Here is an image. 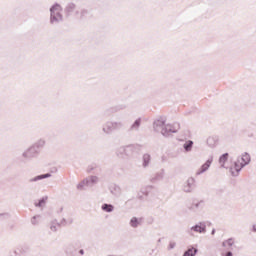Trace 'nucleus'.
<instances>
[{
  "instance_id": "6",
  "label": "nucleus",
  "mask_w": 256,
  "mask_h": 256,
  "mask_svg": "<svg viewBox=\"0 0 256 256\" xmlns=\"http://www.w3.org/2000/svg\"><path fill=\"white\" fill-rule=\"evenodd\" d=\"M233 245H235V240L232 238L223 242V247H233Z\"/></svg>"
},
{
  "instance_id": "8",
  "label": "nucleus",
  "mask_w": 256,
  "mask_h": 256,
  "mask_svg": "<svg viewBox=\"0 0 256 256\" xmlns=\"http://www.w3.org/2000/svg\"><path fill=\"white\" fill-rule=\"evenodd\" d=\"M103 211H106L107 213H111L113 211V205L104 204L102 206Z\"/></svg>"
},
{
  "instance_id": "9",
  "label": "nucleus",
  "mask_w": 256,
  "mask_h": 256,
  "mask_svg": "<svg viewBox=\"0 0 256 256\" xmlns=\"http://www.w3.org/2000/svg\"><path fill=\"white\" fill-rule=\"evenodd\" d=\"M191 147H193V141H188L184 144V149L186 151H191Z\"/></svg>"
},
{
  "instance_id": "14",
  "label": "nucleus",
  "mask_w": 256,
  "mask_h": 256,
  "mask_svg": "<svg viewBox=\"0 0 256 256\" xmlns=\"http://www.w3.org/2000/svg\"><path fill=\"white\" fill-rule=\"evenodd\" d=\"M226 256H233V253L228 252V253L226 254Z\"/></svg>"
},
{
  "instance_id": "10",
  "label": "nucleus",
  "mask_w": 256,
  "mask_h": 256,
  "mask_svg": "<svg viewBox=\"0 0 256 256\" xmlns=\"http://www.w3.org/2000/svg\"><path fill=\"white\" fill-rule=\"evenodd\" d=\"M131 225H132V227H137V218H133L131 220Z\"/></svg>"
},
{
  "instance_id": "5",
  "label": "nucleus",
  "mask_w": 256,
  "mask_h": 256,
  "mask_svg": "<svg viewBox=\"0 0 256 256\" xmlns=\"http://www.w3.org/2000/svg\"><path fill=\"white\" fill-rule=\"evenodd\" d=\"M196 233H204L205 231V224L196 225L194 228H192Z\"/></svg>"
},
{
  "instance_id": "16",
  "label": "nucleus",
  "mask_w": 256,
  "mask_h": 256,
  "mask_svg": "<svg viewBox=\"0 0 256 256\" xmlns=\"http://www.w3.org/2000/svg\"><path fill=\"white\" fill-rule=\"evenodd\" d=\"M81 255H83V250H80Z\"/></svg>"
},
{
  "instance_id": "13",
  "label": "nucleus",
  "mask_w": 256,
  "mask_h": 256,
  "mask_svg": "<svg viewBox=\"0 0 256 256\" xmlns=\"http://www.w3.org/2000/svg\"><path fill=\"white\" fill-rule=\"evenodd\" d=\"M141 123V121H139V120H137L136 122H135V125H137V127H139V124Z\"/></svg>"
},
{
  "instance_id": "4",
  "label": "nucleus",
  "mask_w": 256,
  "mask_h": 256,
  "mask_svg": "<svg viewBox=\"0 0 256 256\" xmlns=\"http://www.w3.org/2000/svg\"><path fill=\"white\" fill-rule=\"evenodd\" d=\"M227 159H229V154L228 153L223 154L220 157L219 163H220L221 167H225V162L227 161Z\"/></svg>"
},
{
  "instance_id": "15",
  "label": "nucleus",
  "mask_w": 256,
  "mask_h": 256,
  "mask_svg": "<svg viewBox=\"0 0 256 256\" xmlns=\"http://www.w3.org/2000/svg\"><path fill=\"white\" fill-rule=\"evenodd\" d=\"M254 231H256V224L253 226Z\"/></svg>"
},
{
  "instance_id": "7",
  "label": "nucleus",
  "mask_w": 256,
  "mask_h": 256,
  "mask_svg": "<svg viewBox=\"0 0 256 256\" xmlns=\"http://www.w3.org/2000/svg\"><path fill=\"white\" fill-rule=\"evenodd\" d=\"M196 253H197V249L191 248L184 253V256H195Z\"/></svg>"
},
{
  "instance_id": "12",
  "label": "nucleus",
  "mask_w": 256,
  "mask_h": 256,
  "mask_svg": "<svg viewBox=\"0 0 256 256\" xmlns=\"http://www.w3.org/2000/svg\"><path fill=\"white\" fill-rule=\"evenodd\" d=\"M46 177H51V175L46 174V175L38 176V179H45Z\"/></svg>"
},
{
  "instance_id": "3",
  "label": "nucleus",
  "mask_w": 256,
  "mask_h": 256,
  "mask_svg": "<svg viewBox=\"0 0 256 256\" xmlns=\"http://www.w3.org/2000/svg\"><path fill=\"white\" fill-rule=\"evenodd\" d=\"M211 163H213V160L206 161V163L201 166L200 171L197 172V175H201V173H205V171H207V169L211 167Z\"/></svg>"
},
{
  "instance_id": "1",
  "label": "nucleus",
  "mask_w": 256,
  "mask_h": 256,
  "mask_svg": "<svg viewBox=\"0 0 256 256\" xmlns=\"http://www.w3.org/2000/svg\"><path fill=\"white\" fill-rule=\"evenodd\" d=\"M251 161V156L247 153L243 154L240 158L237 159V161L234 163V165L230 168V171L232 175H237L245 167V165L249 164Z\"/></svg>"
},
{
  "instance_id": "2",
  "label": "nucleus",
  "mask_w": 256,
  "mask_h": 256,
  "mask_svg": "<svg viewBox=\"0 0 256 256\" xmlns=\"http://www.w3.org/2000/svg\"><path fill=\"white\" fill-rule=\"evenodd\" d=\"M61 19V6L60 5H54L51 8V21H59Z\"/></svg>"
},
{
  "instance_id": "11",
  "label": "nucleus",
  "mask_w": 256,
  "mask_h": 256,
  "mask_svg": "<svg viewBox=\"0 0 256 256\" xmlns=\"http://www.w3.org/2000/svg\"><path fill=\"white\" fill-rule=\"evenodd\" d=\"M149 159H150L149 155H144L145 165H147V163H149Z\"/></svg>"
}]
</instances>
